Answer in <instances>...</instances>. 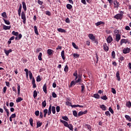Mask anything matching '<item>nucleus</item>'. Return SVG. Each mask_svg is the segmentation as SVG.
I'll return each instance as SVG.
<instances>
[{
  "mask_svg": "<svg viewBox=\"0 0 131 131\" xmlns=\"http://www.w3.org/2000/svg\"><path fill=\"white\" fill-rule=\"evenodd\" d=\"M21 19H23L24 24H25V23H26V16L25 15V13H24V12H21Z\"/></svg>",
  "mask_w": 131,
  "mask_h": 131,
  "instance_id": "f257e3e1",
  "label": "nucleus"
},
{
  "mask_svg": "<svg viewBox=\"0 0 131 131\" xmlns=\"http://www.w3.org/2000/svg\"><path fill=\"white\" fill-rule=\"evenodd\" d=\"M122 16H123V14H118L115 16L114 18L115 19H120V20H121V19H122Z\"/></svg>",
  "mask_w": 131,
  "mask_h": 131,
  "instance_id": "f03ea898",
  "label": "nucleus"
},
{
  "mask_svg": "<svg viewBox=\"0 0 131 131\" xmlns=\"http://www.w3.org/2000/svg\"><path fill=\"white\" fill-rule=\"evenodd\" d=\"M89 37L93 41H95L96 37L93 34H89Z\"/></svg>",
  "mask_w": 131,
  "mask_h": 131,
  "instance_id": "7ed1b4c3",
  "label": "nucleus"
},
{
  "mask_svg": "<svg viewBox=\"0 0 131 131\" xmlns=\"http://www.w3.org/2000/svg\"><path fill=\"white\" fill-rule=\"evenodd\" d=\"M103 50L105 52H108L109 51V47H108V46H107V43H104V44L103 45Z\"/></svg>",
  "mask_w": 131,
  "mask_h": 131,
  "instance_id": "20e7f679",
  "label": "nucleus"
},
{
  "mask_svg": "<svg viewBox=\"0 0 131 131\" xmlns=\"http://www.w3.org/2000/svg\"><path fill=\"white\" fill-rule=\"evenodd\" d=\"M112 40H113V39L112 38V36H109L106 39V41L108 43H111Z\"/></svg>",
  "mask_w": 131,
  "mask_h": 131,
  "instance_id": "39448f33",
  "label": "nucleus"
},
{
  "mask_svg": "<svg viewBox=\"0 0 131 131\" xmlns=\"http://www.w3.org/2000/svg\"><path fill=\"white\" fill-rule=\"evenodd\" d=\"M129 51H130V49L127 48L123 49V54H127L129 53Z\"/></svg>",
  "mask_w": 131,
  "mask_h": 131,
  "instance_id": "423d86ee",
  "label": "nucleus"
},
{
  "mask_svg": "<svg viewBox=\"0 0 131 131\" xmlns=\"http://www.w3.org/2000/svg\"><path fill=\"white\" fill-rule=\"evenodd\" d=\"M4 52H5L6 56H9V54H10V53H12V49H9V50H7L5 49Z\"/></svg>",
  "mask_w": 131,
  "mask_h": 131,
  "instance_id": "0eeeda50",
  "label": "nucleus"
},
{
  "mask_svg": "<svg viewBox=\"0 0 131 131\" xmlns=\"http://www.w3.org/2000/svg\"><path fill=\"white\" fill-rule=\"evenodd\" d=\"M77 107H79L80 108H83V105H80L79 104H74V105H72V108H76Z\"/></svg>",
  "mask_w": 131,
  "mask_h": 131,
  "instance_id": "6e6552de",
  "label": "nucleus"
},
{
  "mask_svg": "<svg viewBox=\"0 0 131 131\" xmlns=\"http://www.w3.org/2000/svg\"><path fill=\"white\" fill-rule=\"evenodd\" d=\"M120 38H121L120 34H117L116 36V41H118V42L119 41V40H120Z\"/></svg>",
  "mask_w": 131,
  "mask_h": 131,
  "instance_id": "1a4fd4ad",
  "label": "nucleus"
},
{
  "mask_svg": "<svg viewBox=\"0 0 131 131\" xmlns=\"http://www.w3.org/2000/svg\"><path fill=\"white\" fill-rule=\"evenodd\" d=\"M127 40L125 39H122L120 42L121 46H122V43H127Z\"/></svg>",
  "mask_w": 131,
  "mask_h": 131,
  "instance_id": "9d476101",
  "label": "nucleus"
},
{
  "mask_svg": "<svg viewBox=\"0 0 131 131\" xmlns=\"http://www.w3.org/2000/svg\"><path fill=\"white\" fill-rule=\"evenodd\" d=\"M114 5L115 6V8H118V7H119V3L117 2V1H115L114 2Z\"/></svg>",
  "mask_w": 131,
  "mask_h": 131,
  "instance_id": "9b49d317",
  "label": "nucleus"
},
{
  "mask_svg": "<svg viewBox=\"0 0 131 131\" xmlns=\"http://www.w3.org/2000/svg\"><path fill=\"white\" fill-rule=\"evenodd\" d=\"M61 57L63 59V60H65L66 59V57H65V51H64V50L62 51L61 52Z\"/></svg>",
  "mask_w": 131,
  "mask_h": 131,
  "instance_id": "f8f14e48",
  "label": "nucleus"
},
{
  "mask_svg": "<svg viewBox=\"0 0 131 131\" xmlns=\"http://www.w3.org/2000/svg\"><path fill=\"white\" fill-rule=\"evenodd\" d=\"M53 52H54V51H53V50L52 49H48L47 50V53L48 55H49V56H51V55H52V54H53Z\"/></svg>",
  "mask_w": 131,
  "mask_h": 131,
  "instance_id": "ddd939ff",
  "label": "nucleus"
},
{
  "mask_svg": "<svg viewBox=\"0 0 131 131\" xmlns=\"http://www.w3.org/2000/svg\"><path fill=\"white\" fill-rule=\"evenodd\" d=\"M3 29H4V30H9V29H11V26H7L6 25H4Z\"/></svg>",
  "mask_w": 131,
  "mask_h": 131,
  "instance_id": "4468645a",
  "label": "nucleus"
},
{
  "mask_svg": "<svg viewBox=\"0 0 131 131\" xmlns=\"http://www.w3.org/2000/svg\"><path fill=\"white\" fill-rule=\"evenodd\" d=\"M43 91L45 93V94H47L48 92L47 91V84H45L43 86Z\"/></svg>",
  "mask_w": 131,
  "mask_h": 131,
  "instance_id": "2eb2a0df",
  "label": "nucleus"
},
{
  "mask_svg": "<svg viewBox=\"0 0 131 131\" xmlns=\"http://www.w3.org/2000/svg\"><path fill=\"white\" fill-rule=\"evenodd\" d=\"M51 113H52V104H51L49 106L48 111V115H51Z\"/></svg>",
  "mask_w": 131,
  "mask_h": 131,
  "instance_id": "dca6fc26",
  "label": "nucleus"
},
{
  "mask_svg": "<svg viewBox=\"0 0 131 131\" xmlns=\"http://www.w3.org/2000/svg\"><path fill=\"white\" fill-rule=\"evenodd\" d=\"M22 4H23V8L24 11H26V10H27V7H26V4L24 2H23L22 3Z\"/></svg>",
  "mask_w": 131,
  "mask_h": 131,
  "instance_id": "f3484780",
  "label": "nucleus"
},
{
  "mask_svg": "<svg viewBox=\"0 0 131 131\" xmlns=\"http://www.w3.org/2000/svg\"><path fill=\"white\" fill-rule=\"evenodd\" d=\"M57 31L59 32H61V33H63V32H66V31L63 29H62V28H58L57 29Z\"/></svg>",
  "mask_w": 131,
  "mask_h": 131,
  "instance_id": "a211bd4d",
  "label": "nucleus"
},
{
  "mask_svg": "<svg viewBox=\"0 0 131 131\" xmlns=\"http://www.w3.org/2000/svg\"><path fill=\"white\" fill-rule=\"evenodd\" d=\"M34 28L35 33H36V34L37 35H38V31H37V27H36V26H34Z\"/></svg>",
  "mask_w": 131,
  "mask_h": 131,
  "instance_id": "6ab92c4d",
  "label": "nucleus"
},
{
  "mask_svg": "<svg viewBox=\"0 0 131 131\" xmlns=\"http://www.w3.org/2000/svg\"><path fill=\"white\" fill-rule=\"evenodd\" d=\"M116 77H117V78H118V81H120V76H119V72H117Z\"/></svg>",
  "mask_w": 131,
  "mask_h": 131,
  "instance_id": "aec40b11",
  "label": "nucleus"
},
{
  "mask_svg": "<svg viewBox=\"0 0 131 131\" xmlns=\"http://www.w3.org/2000/svg\"><path fill=\"white\" fill-rule=\"evenodd\" d=\"M42 125V123L40 122H37V126L36 128H38V127H40V126Z\"/></svg>",
  "mask_w": 131,
  "mask_h": 131,
  "instance_id": "412c9836",
  "label": "nucleus"
},
{
  "mask_svg": "<svg viewBox=\"0 0 131 131\" xmlns=\"http://www.w3.org/2000/svg\"><path fill=\"white\" fill-rule=\"evenodd\" d=\"M21 101H23V98H21V97H18L16 101V103H19L20 102H21Z\"/></svg>",
  "mask_w": 131,
  "mask_h": 131,
  "instance_id": "4be33fe9",
  "label": "nucleus"
},
{
  "mask_svg": "<svg viewBox=\"0 0 131 131\" xmlns=\"http://www.w3.org/2000/svg\"><path fill=\"white\" fill-rule=\"evenodd\" d=\"M5 24H7V25H10L11 24V23H10V21L6 20V19H3Z\"/></svg>",
  "mask_w": 131,
  "mask_h": 131,
  "instance_id": "5701e85b",
  "label": "nucleus"
},
{
  "mask_svg": "<svg viewBox=\"0 0 131 131\" xmlns=\"http://www.w3.org/2000/svg\"><path fill=\"white\" fill-rule=\"evenodd\" d=\"M41 56H42V54L41 52H40L38 56V60H39V61H41V60H42V58H41Z\"/></svg>",
  "mask_w": 131,
  "mask_h": 131,
  "instance_id": "b1692460",
  "label": "nucleus"
},
{
  "mask_svg": "<svg viewBox=\"0 0 131 131\" xmlns=\"http://www.w3.org/2000/svg\"><path fill=\"white\" fill-rule=\"evenodd\" d=\"M29 121L30 125L33 126V119H32V118H31L29 120Z\"/></svg>",
  "mask_w": 131,
  "mask_h": 131,
  "instance_id": "393cba45",
  "label": "nucleus"
},
{
  "mask_svg": "<svg viewBox=\"0 0 131 131\" xmlns=\"http://www.w3.org/2000/svg\"><path fill=\"white\" fill-rule=\"evenodd\" d=\"M100 108L103 110V111H105L106 110V106L105 105L102 104L100 106Z\"/></svg>",
  "mask_w": 131,
  "mask_h": 131,
  "instance_id": "a878e982",
  "label": "nucleus"
},
{
  "mask_svg": "<svg viewBox=\"0 0 131 131\" xmlns=\"http://www.w3.org/2000/svg\"><path fill=\"white\" fill-rule=\"evenodd\" d=\"M68 128L70 129V130H73V126L71 124H69V126H68Z\"/></svg>",
  "mask_w": 131,
  "mask_h": 131,
  "instance_id": "bb28decb",
  "label": "nucleus"
},
{
  "mask_svg": "<svg viewBox=\"0 0 131 131\" xmlns=\"http://www.w3.org/2000/svg\"><path fill=\"white\" fill-rule=\"evenodd\" d=\"M102 24H104V23L103 21H98L95 24V25H96L97 26H99V25H101Z\"/></svg>",
  "mask_w": 131,
  "mask_h": 131,
  "instance_id": "cd10ccee",
  "label": "nucleus"
},
{
  "mask_svg": "<svg viewBox=\"0 0 131 131\" xmlns=\"http://www.w3.org/2000/svg\"><path fill=\"white\" fill-rule=\"evenodd\" d=\"M125 117L127 119V120H128V121H130V122L131 121V118L129 116L126 115L125 116Z\"/></svg>",
  "mask_w": 131,
  "mask_h": 131,
  "instance_id": "c85d7f7f",
  "label": "nucleus"
},
{
  "mask_svg": "<svg viewBox=\"0 0 131 131\" xmlns=\"http://www.w3.org/2000/svg\"><path fill=\"white\" fill-rule=\"evenodd\" d=\"M12 34L15 36H18V35H19V33L18 32H15V31H13L12 32Z\"/></svg>",
  "mask_w": 131,
  "mask_h": 131,
  "instance_id": "c756f323",
  "label": "nucleus"
},
{
  "mask_svg": "<svg viewBox=\"0 0 131 131\" xmlns=\"http://www.w3.org/2000/svg\"><path fill=\"white\" fill-rule=\"evenodd\" d=\"M94 97L95 99H100V95L98 94H94Z\"/></svg>",
  "mask_w": 131,
  "mask_h": 131,
  "instance_id": "7c9ffc66",
  "label": "nucleus"
},
{
  "mask_svg": "<svg viewBox=\"0 0 131 131\" xmlns=\"http://www.w3.org/2000/svg\"><path fill=\"white\" fill-rule=\"evenodd\" d=\"M52 113L53 114L56 113V107L55 106H52Z\"/></svg>",
  "mask_w": 131,
  "mask_h": 131,
  "instance_id": "2f4dec72",
  "label": "nucleus"
},
{
  "mask_svg": "<svg viewBox=\"0 0 131 131\" xmlns=\"http://www.w3.org/2000/svg\"><path fill=\"white\" fill-rule=\"evenodd\" d=\"M17 94L18 96L20 95V85H17Z\"/></svg>",
  "mask_w": 131,
  "mask_h": 131,
  "instance_id": "473e14b6",
  "label": "nucleus"
},
{
  "mask_svg": "<svg viewBox=\"0 0 131 131\" xmlns=\"http://www.w3.org/2000/svg\"><path fill=\"white\" fill-rule=\"evenodd\" d=\"M67 9H69V10H71V9H72V5L70 4H67Z\"/></svg>",
  "mask_w": 131,
  "mask_h": 131,
  "instance_id": "72a5a7b5",
  "label": "nucleus"
},
{
  "mask_svg": "<svg viewBox=\"0 0 131 131\" xmlns=\"http://www.w3.org/2000/svg\"><path fill=\"white\" fill-rule=\"evenodd\" d=\"M76 81H72L71 82V84H70V86H72L73 85H75V84H76Z\"/></svg>",
  "mask_w": 131,
  "mask_h": 131,
  "instance_id": "f704fd0d",
  "label": "nucleus"
},
{
  "mask_svg": "<svg viewBox=\"0 0 131 131\" xmlns=\"http://www.w3.org/2000/svg\"><path fill=\"white\" fill-rule=\"evenodd\" d=\"M33 97L34 98L37 97V92L36 90L34 91Z\"/></svg>",
  "mask_w": 131,
  "mask_h": 131,
  "instance_id": "c9c22d12",
  "label": "nucleus"
},
{
  "mask_svg": "<svg viewBox=\"0 0 131 131\" xmlns=\"http://www.w3.org/2000/svg\"><path fill=\"white\" fill-rule=\"evenodd\" d=\"M62 119H63V120H66V121H68L69 120V119H68V117L67 116H63L62 117Z\"/></svg>",
  "mask_w": 131,
  "mask_h": 131,
  "instance_id": "e433bc0d",
  "label": "nucleus"
},
{
  "mask_svg": "<svg viewBox=\"0 0 131 131\" xmlns=\"http://www.w3.org/2000/svg\"><path fill=\"white\" fill-rule=\"evenodd\" d=\"M72 46L75 49H76L77 50L78 49V47L73 42H72Z\"/></svg>",
  "mask_w": 131,
  "mask_h": 131,
  "instance_id": "4c0bfd02",
  "label": "nucleus"
},
{
  "mask_svg": "<svg viewBox=\"0 0 131 131\" xmlns=\"http://www.w3.org/2000/svg\"><path fill=\"white\" fill-rule=\"evenodd\" d=\"M42 107H46V106H47V101H46V100H44L42 102Z\"/></svg>",
  "mask_w": 131,
  "mask_h": 131,
  "instance_id": "58836bf2",
  "label": "nucleus"
},
{
  "mask_svg": "<svg viewBox=\"0 0 131 131\" xmlns=\"http://www.w3.org/2000/svg\"><path fill=\"white\" fill-rule=\"evenodd\" d=\"M73 56L75 58H76V59H77V58H78L79 57H80L79 54H77V53H74L73 54Z\"/></svg>",
  "mask_w": 131,
  "mask_h": 131,
  "instance_id": "ea45409f",
  "label": "nucleus"
},
{
  "mask_svg": "<svg viewBox=\"0 0 131 131\" xmlns=\"http://www.w3.org/2000/svg\"><path fill=\"white\" fill-rule=\"evenodd\" d=\"M2 17H3L4 18H7V13H6V12H3L2 14Z\"/></svg>",
  "mask_w": 131,
  "mask_h": 131,
  "instance_id": "a19ab883",
  "label": "nucleus"
},
{
  "mask_svg": "<svg viewBox=\"0 0 131 131\" xmlns=\"http://www.w3.org/2000/svg\"><path fill=\"white\" fill-rule=\"evenodd\" d=\"M73 114L74 116H75V117H77V112H76V111H73Z\"/></svg>",
  "mask_w": 131,
  "mask_h": 131,
  "instance_id": "79ce46f5",
  "label": "nucleus"
},
{
  "mask_svg": "<svg viewBox=\"0 0 131 131\" xmlns=\"http://www.w3.org/2000/svg\"><path fill=\"white\" fill-rule=\"evenodd\" d=\"M81 93H82V94H83V93H84V85H81Z\"/></svg>",
  "mask_w": 131,
  "mask_h": 131,
  "instance_id": "37998d69",
  "label": "nucleus"
},
{
  "mask_svg": "<svg viewBox=\"0 0 131 131\" xmlns=\"http://www.w3.org/2000/svg\"><path fill=\"white\" fill-rule=\"evenodd\" d=\"M68 69H69V68H68V66L66 65V66H65L64 69V71L65 72H68Z\"/></svg>",
  "mask_w": 131,
  "mask_h": 131,
  "instance_id": "c03bdc74",
  "label": "nucleus"
},
{
  "mask_svg": "<svg viewBox=\"0 0 131 131\" xmlns=\"http://www.w3.org/2000/svg\"><path fill=\"white\" fill-rule=\"evenodd\" d=\"M126 106L128 107V108H130L131 107V102L130 101H128V102L126 103Z\"/></svg>",
  "mask_w": 131,
  "mask_h": 131,
  "instance_id": "a18cd8bd",
  "label": "nucleus"
},
{
  "mask_svg": "<svg viewBox=\"0 0 131 131\" xmlns=\"http://www.w3.org/2000/svg\"><path fill=\"white\" fill-rule=\"evenodd\" d=\"M101 99H102V100H107L108 99V98H107V96L106 95L104 96H101Z\"/></svg>",
  "mask_w": 131,
  "mask_h": 131,
  "instance_id": "49530a36",
  "label": "nucleus"
},
{
  "mask_svg": "<svg viewBox=\"0 0 131 131\" xmlns=\"http://www.w3.org/2000/svg\"><path fill=\"white\" fill-rule=\"evenodd\" d=\"M73 75H74V76L76 77L75 80H76L77 79V71H76L75 72V73H74Z\"/></svg>",
  "mask_w": 131,
  "mask_h": 131,
  "instance_id": "de8ad7c7",
  "label": "nucleus"
},
{
  "mask_svg": "<svg viewBox=\"0 0 131 131\" xmlns=\"http://www.w3.org/2000/svg\"><path fill=\"white\" fill-rule=\"evenodd\" d=\"M108 110L111 112V113H112V114H114V111H113L112 108H111V107H109Z\"/></svg>",
  "mask_w": 131,
  "mask_h": 131,
  "instance_id": "09e8293b",
  "label": "nucleus"
},
{
  "mask_svg": "<svg viewBox=\"0 0 131 131\" xmlns=\"http://www.w3.org/2000/svg\"><path fill=\"white\" fill-rule=\"evenodd\" d=\"M105 115H106V116H109V117H110L111 115V114H110V113L109 112V111L105 112Z\"/></svg>",
  "mask_w": 131,
  "mask_h": 131,
  "instance_id": "8fccbe9b",
  "label": "nucleus"
},
{
  "mask_svg": "<svg viewBox=\"0 0 131 131\" xmlns=\"http://www.w3.org/2000/svg\"><path fill=\"white\" fill-rule=\"evenodd\" d=\"M40 80H41V79H40V76H38L37 77L36 81H37V82H39V81H40Z\"/></svg>",
  "mask_w": 131,
  "mask_h": 131,
  "instance_id": "3c124183",
  "label": "nucleus"
},
{
  "mask_svg": "<svg viewBox=\"0 0 131 131\" xmlns=\"http://www.w3.org/2000/svg\"><path fill=\"white\" fill-rule=\"evenodd\" d=\"M35 115H36V116H38L39 115V111H35Z\"/></svg>",
  "mask_w": 131,
  "mask_h": 131,
  "instance_id": "603ef678",
  "label": "nucleus"
},
{
  "mask_svg": "<svg viewBox=\"0 0 131 131\" xmlns=\"http://www.w3.org/2000/svg\"><path fill=\"white\" fill-rule=\"evenodd\" d=\"M112 56L114 59V58H115V51H113L112 52Z\"/></svg>",
  "mask_w": 131,
  "mask_h": 131,
  "instance_id": "864d4df0",
  "label": "nucleus"
},
{
  "mask_svg": "<svg viewBox=\"0 0 131 131\" xmlns=\"http://www.w3.org/2000/svg\"><path fill=\"white\" fill-rule=\"evenodd\" d=\"M112 93L114 94H116V90H115L114 88H112Z\"/></svg>",
  "mask_w": 131,
  "mask_h": 131,
  "instance_id": "5fc2aeb1",
  "label": "nucleus"
},
{
  "mask_svg": "<svg viewBox=\"0 0 131 131\" xmlns=\"http://www.w3.org/2000/svg\"><path fill=\"white\" fill-rule=\"evenodd\" d=\"M64 126H66V127H68V126H69V124H68V122H65V123L63 124Z\"/></svg>",
  "mask_w": 131,
  "mask_h": 131,
  "instance_id": "6e6d98bb",
  "label": "nucleus"
},
{
  "mask_svg": "<svg viewBox=\"0 0 131 131\" xmlns=\"http://www.w3.org/2000/svg\"><path fill=\"white\" fill-rule=\"evenodd\" d=\"M83 115V112H80L78 114V116H81Z\"/></svg>",
  "mask_w": 131,
  "mask_h": 131,
  "instance_id": "4d7b16f0",
  "label": "nucleus"
},
{
  "mask_svg": "<svg viewBox=\"0 0 131 131\" xmlns=\"http://www.w3.org/2000/svg\"><path fill=\"white\" fill-rule=\"evenodd\" d=\"M29 76H30V79H32V73H31V71L29 72Z\"/></svg>",
  "mask_w": 131,
  "mask_h": 131,
  "instance_id": "13d9d810",
  "label": "nucleus"
},
{
  "mask_svg": "<svg viewBox=\"0 0 131 131\" xmlns=\"http://www.w3.org/2000/svg\"><path fill=\"white\" fill-rule=\"evenodd\" d=\"M52 97L53 98H57V94L56 93H55V92H53L52 93Z\"/></svg>",
  "mask_w": 131,
  "mask_h": 131,
  "instance_id": "bf43d9fd",
  "label": "nucleus"
},
{
  "mask_svg": "<svg viewBox=\"0 0 131 131\" xmlns=\"http://www.w3.org/2000/svg\"><path fill=\"white\" fill-rule=\"evenodd\" d=\"M85 126L86 127H87V128H88V129H91V128H92V127L91 126V125L89 124H86Z\"/></svg>",
  "mask_w": 131,
  "mask_h": 131,
  "instance_id": "052dcab7",
  "label": "nucleus"
},
{
  "mask_svg": "<svg viewBox=\"0 0 131 131\" xmlns=\"http://www.w3.org/2000/svg\"><path fill=\"white\" fill-rule=\"evenodd\" d=\"M46 15H48V16H51V12L49 11H46Z\"/></svg>",
  "mask_w": 131,
  "mask_h": 131,
  "instance_id": "680f3d73",
  "label": "nucleus"
},
{
  "mask_svg": "<svg viewBox=\"0 0 131 131\" xmlns=\"http://www.w3.org/2000/svg\"><path fill=\"white\" fill-rule=\"evenodd\" d=\"M119 61L121 62H122V61H123V60H124V57H123V56H121L120 58H119Z\"/></svg>",
  "mask_w": 131,
  "mask_h": 131,
  "instance_id": "e2e57ef3",
  "label": "nucleus"
},
{
  "mask_svg": "<svg viewBox=\"0 0 131 131\" xmlns=\"http://www.w3.org/2000/svg\"><path fill=\"white\" fill-rule=\"evenodd\" d=\"M56 112H60V106H57L56 107Z\"/></svg>",
  "mask_w": 131,
  "mask_h": 131,
  "instance_id": "0e129e2a",
  "label": "nucleus"
},
{
  "mask_svg": "<svg viewBox=\"0 0 131 131\" xmlns=\"http://www.w3.org/2000/svg\"><path fill=\"white\" fill-rule=\"evenodd\" d=\"M10 117L11 118H15V117H16V114H13L11 115Z\"/></svg>",
  "mask_w": 131,
  "mask_h": 131,
  "instance_id": "69168bd1",
  "label": "nucleus"
},
{
  "mask_svg": "<svg viewBox=\"0 0 131 131\" xmlns=\"http://www.w3.org/2000/svg\"><path fill=\"white\" fill-rule=\"evenodd\" d=\"M42 3H43L42 1H40V0L38 1V4L39 5H40V6H41V5H42Z\"/></svg>",
  "mask_w": 131,
  "mask_h": 131,
  "instance_id": "338daca9",
  "label": "nucleus"
},
{
  "mask_svg": "<svg viewBox=\"0 0 131 131\" xmlns=\"http://www.w3.org/2000/svg\"><path fill=\"white\" fill-rule=\"evenodd\" d=\"M9 105L10 107H13L14 106V102H10Z\"/></svg>",
  "mask_w": 131,
  "mask_h": 131,
  "instance_id": "774afa93",
  "label": "nucleus"
}]
</instances>
